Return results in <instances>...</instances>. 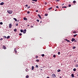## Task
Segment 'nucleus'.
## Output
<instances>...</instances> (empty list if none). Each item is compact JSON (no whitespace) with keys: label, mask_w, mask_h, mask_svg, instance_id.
Here are the masks:
<instances>
[{"label":"nucleus","mask_w":78,"mask_h":78,"mask_svg":"<svg viewBox=\"0 0 78 78\" xmlns=\"http://www.w3.org/2000/svg\"><path fill=\"white\" fill-rule=\"evenodd\" d=\"M35 67H36L37 68H38V66H37V65H36L35 66Z\"/></svg>","instance_id":"nucleus-25"},{"label":"nucleus","mask_w":78,"mask_h":78,"mask_svg":"<svg viewBox=\"0 0 78 78\" xmlns=\"http://www.w3.org/2000/svg\"><path fill=\"white\" fill-rule=\"evenodd\" d=\"M75 48H76L75 46H74V47H73V49H75Z\"/></svg>","instance_id":"nucleus-30"},{"label":"nucleus","mask_w":78,"mask_h":78,"mask_svg":"<svg viewBox=\"0 0 78 78\" xmlns=\"http://www.w3.org/2000/svg\"><path fill=\"white\" fill-rule=\"evenodd\" d=\"M16 26H18V23L16 24Z\"/></svg>","instance_id":"nucleus-44"},{"label":"nucleus","mask_w":78,"mask_h":78,"mask_svg":"<svg viewBox=\"0 0 78 78\" xmlns=\"http://www.w3.org/2000/svg\"><path fill=\"white\" fill-rule=\"evenodd\" d=\"M14 51H15L16 53H17V51L16 50V48H15Z\"/></svg>","instance_id":"nucleus-19"},{"label":"nucleus","mask_w":78,"mask_h":78,"mask_svg":"<svg viewBox=\"0 0 78 78\" xmlns=\"http://www.w3.org/2000/svg\"><path fill=\"white\" fill-rule=\"evenodd\" d=\"M60 54H61V52H58V55H60Z\"/></svg>","instance_id":"nucleus-24"},{"label":"nucleus","mask_w":78,"mask_h":78,"mask_svg":"<svg viewBox=\"0 0 78 78\" xmlns=\"http://www.w3.org/2000/svg\"><path fill=\"white\" fill-rule=\"evenodd\" d=\"M3 38H1L0 39V40L1 41V40H3Z\"/></svg>","instance_id":"nucleus-41"},{"label":"nucleus","mask_w":78,"mask_h":78,"mask_svg":"<svg viewBox=\"0 0 78 78\" xmlns=\"http://www.w3.org/2000/svg\"><path fill=\"white\" fill-rule=\"evenodd\" d=\"M29 26H30V25H28V24L27 25V26H28V27H29Z\"/></svg>","instance_id":"nucleus-53"},{"label":"nucleus","mask_w":78,"mask_h":78,"mask_svg":"<svg viewBox=\"0 0 78 78\" xmlns=\"http://www.w3.org/2000/svg\"><path fill=\"white\" fill-rule=\"evenodd\" d=\"M67 8V7H66V6L64 7V8Z\"/></svg>","instance_id":"nucleus-47"},{"label":"nucleus","mask_w":78,"mask_h":78,"mask_svg":"<svg viewBox=\"0 0 78 78\" xmlns=\"http://www.w3.org/2000/svg\"><path fill=\"white\" fill-rule=\"evenodd\" d=\"M75 41V38H73L71 40L72 42H73Z\"/></svg>","instance_id":"nucleus-6"},{"label":"nucleus","mask_w":78,"mask_h":78,"mask_svg":"<svg viewBox=\"0 0 78 78\" xmlns=\"http://www.w3.org/2000/svg\"><path fill=\"white\" fill-rule=\"evenodd\" d=\"M73 33H75V34H76V31H75L73 32Z\"/></svg>","instance_id":"nucleus-27"},{"label":"nucleus","mask_w":78,"mask_h":78,"mask_svg":"<svg viewBox=\"0 0 78 78\" xmlns=\"http://www.w3.org/2000/svg\"><path fill=\"white\" fill-rule=\"evenodd\" d=\"M40 23H42V21H41L40 22Z\"/></svg>","instance_id":"nucleus-55"},{"label":"nucleus","mask_w":78,"mask_h":78,"mask_svg":"<svg viewBox=\"0 0 78 78\" xmlns=\"http://www.w3.org/2000/svg\"><path fill=\"white\" fill-rule=\"evenodd\" d=\"M27 8H28V9H29V8H30V6H28Z\"/></svg>","instance_id":"nucleus-45"},{"label":"nucleus","mask_w":78,"mask_h":78,"mask_svg":"<svg viewBox=\"0 0 78 78\" xmlns=\"http://www.w3.org/2000/svg\"><path fill=\"white\" fill-rule=\"evenodd\" d=\"M32 1H34V2H37V0H32Z\"/></svg>","instance_id":"nucleus-21"},{"label":"nucleus","mask_w":78,"mask_h":78,"mask_svg":"<svg viewBox=\"0 0 78 78\" xmlns=\"http://www.w3.org/2000/svg\"><path fill=\"white\" fill-rule=\"evenodd\" d=\"M52 7H50L48 8V9H49V10H50V9H52Z\"/></svg>","instance_id":"nucleus-17"},{"label":"nucleus","mask_w":78,"mask_h":78,"mask_svg":"<svg viewBox=\"0 0 78 78\" xmlns=\"http://www.w3.org/2000/svg\"><path fill=\"white\" fill-rule=\"evenodd\" d=\"M29 70L28 69H26V72H28Z\"/></svg>","instance_id":"nucleus-13"},{"label":"nucleus","mask_w":78,"mask_h":78,"mask_svg":"<svg viewBox=\"0 0 78 78\" xmlns=\"http://www.w3.org/2000/svg\"><path fill=\"white\" fill-rule=\"evenodd\" d=\"M77 34H75L74 35V37H76V36H77Z\"/></svg>","instance_id":"nucleus-18"},{"label":"nucleus","mask_w":78,"mask_h":78,"mask_svg":"<svg viewBox=\"0 0 78 78\" xmlns=\"http://www.w3.org/2000/svg\"><path fill=\"white\" fill-rule=\"evenodd\" d=\"M36 61H37V62H39V60L38 59H37L36 60Z\"/></svg>","instance_id":"nucleus-28"},{"label":"nucleus","mask_w":78,"mask_h":78,"mask_svg":"<svg viewBox=\"0 0 78 78\" xmlns=\"http://www.w3.org/2000/svg\"><path fill=\"white\" fill-rule=\"evenodd\" d=\"M19 35L20 36H22V33H20Z\"/></svg>","instance_id":"nucleus-37"},{"label":"nucleus","mask_w":78,"mask_h":78,"mask_svg":"<svg viewBox=\"0 0 78 78\" xmlns=\"http://www.w3.org/2000/svg\"><path fill=\"white\" fill-rule=\"evenodd\" d=\"M10 38V36H8L7 37V38H6V39H9V38Z\"/></svg>","instance_id":"nucleus-11"},{"label":"nucleus","mask_w":78,"mask_h":78,"mask_svg":"<svg viewBox=\"0 0 78 78\" xmlns=\"http://www.w3.org/2000/svg\"><path fill=\"white\" fill-rule=\"evenodd\" d=\"M47 78H50V77H48H48H47Z\"/></svg>","instance_id":"nucleus-52"},{"label":"nucleus","mask_w":78,"mask_h":78,"mask_svg":"<svg viewBox=\"0 0 78 78\" xmlns=\"http://www.w3.org/2000/svg\"><path fill=\"white\" fill-rule=\"evenodd\" d=\"M53 57H54V58H56V55H54L53 56Z\"/></svg>","instance_id":"nucleus-23"},{"label":"nucleus","mask_w":78,"mask_h":78,"mask_svg":"<svg viewBox=\"0 0 78 78\" xmlns=\"http://www.w3.org/2000/svg\"><path fill=\"white\" fill-rule=\"evenodd\" d=\"M26 6H27V7H28V5H26Z\"/></svg>","instance_id":"nucleus-48"},{"label":"nucleus","mask_w":78,"mask_h":78,"mask_svg":"<svg viewBox=\"0 0 78 78\" xmlns=\"http://www.w3.org/2000/svg\"><path fill=\"white\" fill-rule=\"evenodd\" d=\"M64 5V4H63L62 5V6H63V5Z\"/></svg>","instance_id":"nucleus-54"},{"label":"nucleus","mask_w":78,"mask_h":78,"mask_svg":"<svg viewBox=\"0 0 78 78\" xmlns=\"http://www.w3.org/2000/svg\"><path fill=\"white\" fill-rule=\"evenodd\" d=\"M23 20H27V19L26 18L24 17Z\"/></svg>","instance_id":"nucleus-8"},{"label":"nucleus","mask_w":78,"mask_h":78,"mask_svg":"<svg viewBox=\"0 0 78 78\" xmlns=\"http://www.w3.org/2000/svg\"><path fill=\"white\" fill-rule=\"evenodd\" d=\"M55 11H56V10H55Z\"/></svg>","instance_id":"nucleus-58"},{"label":"nucleus","mask_w":78,"mask_h":78,"mask_svg":"<svg viewBox=\"0 0 78 78\" xmlns=\"http://www.w3.org/2000/svg\"><path fill=\"white\" fill-rule=\"evenodd\" d=\"M73 71H76V69L74 68V69H73Z\"/></svg>","instance_id":"nucleus-26"},{"label":"nucleus","mask_w":78,"mask_h":78,"mask_svg":"<svg viewBox=\"0 0 78 78\" xmlns=\"http://www.w3.org/2000/svg\"><path fill=\"white\" fill-rule=\"evenodd\" d=\"M48 16V15L47 14H45V16Z\"/></svg>","instance_id":"nucleus-38"},{"label":"nucleus","mask_w":78,"mask_h":78,"mask_svg":"<svg viewBox=\"0 0 78 78\" xmlns=\"http://www.w3.org/2000/svg\"><path fill=\"white\" fill-rule=\"evenodd\" d=\"M26 31H27V30L26 29H25L23 31V34H25L26 33Z\"/></svg>","instance_id":"nucleus-2"},{"label":"nucleus","mask_w":78,"mask_h":78,"mask_svg":"<svg viewBox=\"0 0 78 78\" xmlns=\"http://www.w3.org/2000/svg\"><path fill=\"white\" fill-rule=\"evenodd\" d=\"M0 24L1 25H2L3 24V23H2V22H1L0 23Z\"/></svg>","instance_id":"nucleus-32"},{"label":"nucleus","mask_w":78,"mask_h":78,"mask_svg":"<svg viewBox=\"0 0 78 78\" xmlns=\"http://www.w3.org/2000/svg\"><path fill=\"white\" fill-rule=\"evenodd\" d=\"M30 11H28V12H27V13L28 14H30Z\"/></svg>","instance_id":"nucleus-34"},{"label":"nucleus","mask_w":78,"mask_h":78,"mask_svg":"<svg viewBox=\"0 0 78 78\" xmlns=\"http://www.w3.org/2000/svg\"><path fill=\"white\" fill-rule=\"evenodd\" d=\"M76 67H78V65H76Z\"/></svg>","instance_id":"nucleus-46"},{"label":"nucleus","mask_w":78,"mask_h":78,"mask_svg":"<svg viewBox=\"0 0 78 78\" xmlns=\"http://www.w3.org/2000/svg\"><path fill=\"white\" fill-rule=\"evenodd\" d=\"M71 76H72V77H74V75L73 74H71Z\"/></svg>","instance_id":"nucleus-14"},{"label":"nucleus","mask_w":78,"mask_h":78,"mask_svg":"<svg viewBox=\"0 0 78 78\" xmlns=\"http://www.w3.org/2000/svg\"><path fill=\"white\" fill-rule=\"evenodd\" d=\"M43 57V56H45V55H44V54H43L41 55Z\"/></svg>","instance_id":"nucleus-33"},{"label":"nucleus","mask_w":78,"mask_h":78,"mask_svg":"<svg viewBox=\"0 0 78 78\" xmlns=\"http://www.w3.org/2000/svg\"><path fill=\"white\" fill-rule=\"evenodd\" d=\"M0 5H4V3L3 2H1L0 4Z\"/></svg>","instance_id":"nucleus-5"},{"label":"nucleus","mask_w":78,"mask_h":78,"mask_svg":"<svg viewBox=\"0 0 78 78\" xmlns=\"http://www.w3.org/2000/svg\"><path fill=\"white\" fill-rule=\"evenodd\" d=\"M29 77V76H26V78H28Z\"/></svg>","instance_id":"nucleus-35"},{"label":"nucleus","mask_w":78,"mask_h":78,"mask_svg":"<svg viewBox=\"0 0 78 78\" xmlns=\"http://www.w3.org/2000/svg\"><path fill=\"white\" fill-rule=\"evenodd\" d=\"M34 69V66H32V67L31 70H32Z\"/></svg>","instance_id":"nucleus-12"},{"label":"nucleus","mask_w":78,"mask_h":78,"mask_svg":"<svg viewBox=\"0 0 78 78\" xmlns=\"http://www.w3.org/2000/svg\"><path fill=\"white\" fill-rule=\"evenodd\" d=\"M59 0H57L56 1V2H59Z\"/></svg>","instance_id":"nucleus-42"},{"label":"nucleus","mask_w":78,"mask_h":78,"mask_svg":"<svg viewBox=\"0 0 78 78\" xmlns=\"http://www.w3.org/2000/svg\"><path fill=\"white\" fill-rule=\"evenodd\" d=\"M37 22H39V20H37Z\"/></svg>","instance_id":"nucleus-39"},{"label":"nucleus","mask_w":78,"mask_h":78,"mask_svg":"<svg viewBox=\"0 0 78 78\" xmlns=\"http://www.w3.org/2000/svg\"><path fill=\"white\" fill-rule=\"evenodd\" d=\"M14 31H15V32L17 31V29H15L14 30Z\"/></svg>","instance_id":"nucleus-29"},{"label":"nucleus","mask_w":78,"mask_h":78,"mask_svg":"<svg viewBox=\"0 0 78 78\" xmlns=\"http://www.w3.org/2000/svg\"><path fill=\"white\" fill-rule=\"evenodd\" d=\"M7 12L9 14H11L12 13V10H7Z\"/></svg>","instance_id":"nucleus-1"},{"label":"nucleus","mask_w":78,"mask_h":78,"mask_svg":"<svg viewBox=\"0 0 78 78\" xmlns=\"http://www.w3.org/2000/svg\"><path fill=\"white\" fill-rule=\"evenodd\" d=\"M20 31L21 33H23V30H20Z\"/></svg>","instance_id":"nucleus-20"},{"label":"nucleus","mask_w":78,"mask_h":78,"mask_svg":"<svg viewBox=\"0 0 78 78\" xmlns=\"http://www.w3.org/2000/svg\"><path fill=\"white\" fill-rule=\"evenodd\" d=\"M3 37L4 39H6V36H4Z\"/></svg>","instance_id":"nucleus-22"},{"label":"nucleus","mask_w":78,"mask_h":78,"mask_svg":"<svg viewBox=\"0 0 78 78\" xmlns=\"http://www.w3.org/2000/svg\"><path fill=\"white\" fill-rule=\"evenodd\" d=\"M44 4H45V5H47V2H45L44 3Z\"/></svg>","instance_id":"nucleus-36"},{"label":"nucleus","mask_w":78,"mask_h":78,"mask_svg":"<svg viewBox=\"0 0 78 78\" xmlns=\"http://www.w3.org/2000/svg\"><path fill=\"white\" fill-rule=\"evenodd\" d=\"M61 72V70L59 69H58V70H57L58 72Z\"/></svg>","instance_id":"nucleus-15"},{"label":"nucleus","mask_w":78,"mask_h":78,"mask_svg":"<svg viewBox=\"0 0 78 78\" xmlns=\"http://www.w3.org/2000/svg\"><path fill=\"white\" fill-rule=\"evenodd\" d=\"M62 8H64V6H62Z\"/></svg>","instance_id":"nucleus-50"},{"label":"nucleus","mask_w":78,"mask_h":78,"mask_svg":"<svg viewBox=\"0 0 78 78\" xmlns=\"http://www.w3.org/2000/svg\"><path fill=\"white\" fill-rule=\"evenodd\" d=\"M38 16L39 18H40V19H41V15H40L38 14Z\"/></svg>","instance_id":"nucleus-9"},{"label":"nucleus","mask_w":78,"mask_h":78,"mask_svg":"<svg viewBox=\"0 0 78 78\" xmlns=\"http://www.w3.org/2000/svg\"><path fill=\"white\" fill-rule=\"evenodd\" d=\"M31 27H32V28H33V26H32Z\"/></svg>","instance_id":"nucleus-56"},{"label":"nucleus","mask_w":78,"mask_h":78,"mask_svg":"<svg viewBox=\"0 0 78 78\" xmlns=\"http://www.w3.org/2000/svg\"><path fill=\"white\" fill-rule=\"evenodd\" d=\"M73 3H76V1H73Z\"/></svg>","instance_id":"nucleus-31"},{"label":"nucleus","mask_w":78,"mask_h":78,"mask_svg":"<svg viewBox=\"0 0 78 78\" xmlns=\"http://www.w3.org/2000/svg\"><path fill=\"white\" fill-rule=\"evenodd\" d=\"M36 12H38V10H36Z\"/></svg>","instance_id":"nucleus-49"},{"label":"nucleus","mask_w":78,"mask_h":78,"mask_svg":"<svg viewBox=\"0 0 78 78\" xmlns=\"http://www.w3.org/2000/svg\"><path fill=\"white\" fill-rule=\"evenodd\" d=\"M65 41H66L68 42H69L70 41L67 40V39H65Z\"/></svg>","instance_id":"nucleus-10"},{"label":"nucleus","mask_w":78,"mask_h":78,"mask_svg":"<svg viewBox=\"0 0 78 78\" xmlns=\"http://www.w3.org/2000/svg\"><path fill=\"white\" fill-rule=\"evenodd\" d=\"M3 49H4V50H5V49H6V46L5 45H3Z\"/></svg>","instance_id":"nucleus-3"},{"label":"nucleus","mask_w":78,"mask_h":78,"mask_svg":"<svg viewBox=\"0 0 78 78\" xmlns=\"http://www.w3.org/2000/svg\"><path fill=\"white\" fill-rule=\"evenodd\" d=\"M11 27H12V24H11V23H10L9 24V28H11Z\"/></svg>","instance_id":"nucleus-4"},{"label":"nucleus","mask_w":78,"mask_h":78,"mask_svg":"<svg viewBox=\"0 0 78 78\" xmlns=\"http://www.w3.org/2000/svg\"><path fill=\"white\" fill-rule=\"evenodd\" d=\"M56 8H59V7H58V6H56Z\"/></svg>","instance_id":"nucleus-40"},{"label":"nucleus","mask_w":78,"mask_h":78,"mask_svg":"<svg viewBox=\"0 0 78 78\" xmlns=\"http://www.w3.org/2000/svg\"><path fill=\"white\" fill-rule=\"evenodd\" d=\"M52 76H53V77H56V76L55 75V74H53L52 75Z\"/></svg>","instance_id":"nucleus-7"},{"label":"nucleus","mask_w":78,"mask_h":78,"mask_svg":"<svg viewBox=\"0 0 78 78\" xmlns=\"http://www.w3.org/2000/svg\"><path fill=\"white\" fill-rule=\"evenodd\" d=\"M13 19L16 21H17V19H16V18H14Z\"/></svg>","instance_id":"nucleus-16"},{"label":"nucleus","mask_w":78,"mask_h":78,"mask_svg":"<svg viewBox=\"0 0 78 78\" xmlns=\"http://www.w3.org/2000/svg\"><path fill=\"white\" fill-rule=\"evenodd\" d=\"M36 58H38V56H37V57H36Z\"/></svg>","instance_id":"nucleus-51"},{"label":"nucleus","mask_w":78,"mask_h":78,"mask_svg":"<svg viewBox=\"0 0 78 78\" xmlns=\"http://www.w3.org/2000/svg\"><path fill=\"white\" fill-rule=\"evenodd\" d=\"M69 7H70V6H71V5H69Z\"/></svg>","instance_id":"nucleus-43"},{"label":"nucleus","mask_w":78,"mask_h":78,"mask_svg":"<svg viewBox=\"0 0 78 78\" xmlns=\"http://www.w3.org/2000/svg\"><path fill=\"white\" fill-rule=\"evenodd\" d=\"M60 78H62L60 76Z\"/></svg>","instance_id":"nucleus-57"}]
</instances>
